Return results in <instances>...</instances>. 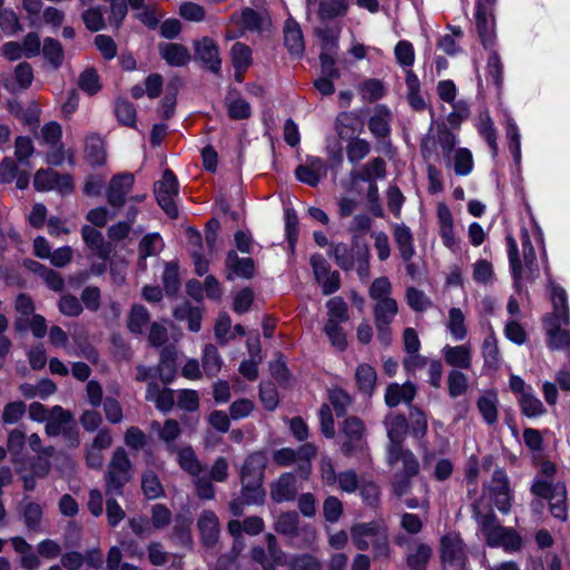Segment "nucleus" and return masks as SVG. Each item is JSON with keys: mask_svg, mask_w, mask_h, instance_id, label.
Segmentation results:
<instances>
[{"mask_svg": "<svg viewBox=\"0 0 570 570\" xmlns=\"http://www.w3.org/2000/svg\"><path fill=\"white\" fill-rule=\"evenodd\" d=\"M472 508L473 517L489 547L503 548L507 552H515L521 548L520 535L513 529L502 527L491 508H485L481 500L474 502Z\"/></svg>", "mask_w": 570, "mask_h": 570, "instance_id": "nucleus-1", "label": "nucleus"}, {"mask_svg": "<svg viewBox=\"0 0 570 570\" xmlns=\"http://www.w3.org/2000/svg\"><path fill=\"white\" fill-rule=\"evenodd\" d=\"M557 469L549 461L541 464L540 475H538L532 485L531 492L549 501L550 512L553 518L566 521L568 518L567 489L562 482H553V475Z\"/></svg>", "mask_w": 570, "mask_h": 570, "instance_id": "nucleus-2", "label": "nucleus"}, {"mask_svg": "<svg viewBox=\"0 0 570 570\" xmlns=\"http://www.w3.org/2000/svg\"><path fill=\"white\" fill-rule=\"evenodd\" d=\"M386 462L395 470L392 482L393 492L402 497L410 489L411 479L419 473L420 463L412 451L395 445L387 446Z\"/></svg>", "mask_w": 570, "mask_h": 570, "instance_id": "nucleus-3", "label": "nucleus"}, {"mask_svg": "<svg viewBox=\"0 0 570 570\" xmlns=\"http://www.w3.org/2000/svg\"><path fill=\"white\" fill-rule=\"evenodd\" d=\"M521 244L525 276L530 279H535L539 276V266L534 247L525 228L521 229ZM507 247L512 276L515 284H519L523 275V267L519 257L517 240L511 235L507 236Z\"/></svg>", "mask_w": 570, "mask_h": 570, "instance_id": "nucleus-4", "label": "nucleus"}, {"mask_svg": "<svg viewBox=\"0 0 570 570\" xmlns=\"http://www.w3.org/2000/svg\"><path fill=\"white\" fill-rule=\"evenodd\" d=\"M336 264L344 271L356 269L361 278L367 277L370 272L368 248L365 244L354 240L351 246L338 243L332 246Z\"/></svg>", "mask_w": 570, "mask_h": 570, "instance_id": "nucleus-5", "label": "nucleus"}, {"mask_svg": "<svg viewBox=\"0 0 570 570\" xmlns=\"http://www.w3.org/2000/svg\"><path fill=\"white\" fill-rule=\"evenodd\" d=\"M392 285L387 277L376 278L370 287V296L375 301L374 317L376 326L391 324L397 314V303L391 297Z\"/></svg>", "mask_w": 570, "mask_h": 570, "instance_id": "nucleus-6", "label": "nucleus"}, {"mask_svg": "<svg viewBox=\"0 0 570 570\" xmlns=\"http://www.w3.org/2000/svg\"><path fill=\"white\" fill-rule=\"evenodd\" d=\"M131 463L126 451L117 449L106 473V491L109 495L121 494L122 487L130 480Z\"/></svg>", "mask_w": 570, "mask_h": 570, "instance_id": "nucleus-7", "label": "nucleus"}, {"mask_svg": "<svg viewBox=\"0 0 570 570\" xmlns=\"http://www.w3.org/2000/svg\"><path fill=\"white\" fill-rule=\"evenodd\" d=\"M497 0H476L475 1V26L485 48H491L495 40V20L494 7Z\"/></svg>", "mask_w": 570, "mask_h": 570, "instance_id": "nucleus-8", "label": "nucleus"}, {"mask_svg": "<svg viewBox=\"0 0 570 570\" xmlns=\"http://www.w3.org/2000/svg\"><path fill=\"white\" fill-rule=\"evenodd\" d=\"M441 558L443 563V570L465 569V548L459 534L448 533L442 538Z\"/></svg>", "mask_w": 570, "mask_h": 570, "instance_id": "nucleus-9", "label": "nucleus"}, {"mask_svg": "<svg viewBox=\"0 0 570 570\" xmlns=\"http://www.w3.org/2000/svg\"><path fill=\"white\" fill-rule=\"evenodd\" d=\"M341 434L344 438L341 449L345 455H353L364 449L366 430L361 419L350 416L344 420Z\"/></svg>", "mask_w": 570, "mask_h": 570, "instance_id": "nucleus-10", "label": "nucleus"}, {"mask_svg": "<svg viewBox=\"0 0 570 570\" xmlns=\"http://www.w3.org/2000/svg\"><path fill=\"white\" fill-rule=\"evenodd\" d=\"M155 195L158 204L171 218L178 215L175 197L178 195V181L169 169H166L159 181L155 184Z\"/></svg>", "mask_w": 570, "mask_h": 570, "instance_id": "nucleus-11", "label": "nucleus"}, {"mask_svg": "<svg viewBox=\"0 0 570 570\" xmlns=\"http://www.w3.org/2000/svg\"><path fill=\"white\" fill-rule=\"evenodd\" d=\"M314 277L322 287L324 295H331L338 291L341 277L337 271H332L328 262L321 254H313L309 259Z\"/></svg>", "mask_w": 570, "mask_h": 570, "instance_id": "nucleus-12", "label": "nucleus"}, {"mask_svg": "<svg viewBox=\"0 0 570 570\" xmlns=\"http://www.w3.org/2000/svg\"><path fill=\"white\" fill-rule=\"evenodd\" d=\"M483 495L489 497L501 512H509L511 493L508 476L502 470L494 471L491 482L484 487Z\"/></svg>", "mask_w": 570, "mask_h": 570, "instance_id": "nucleus-13", "label": "nucleus"}, {"mask_svg": "<svg viewBox=\"0 0 570 570\" xmlns=\"http://www.w3.org/2000/svg\"><path fill=\"white\" fill-rule=\"evenodd\" d=\"M274 528L276 532L291 538L297 537L299 533H302L307 547L313 544L316 540L315 529L311 525H304L299 528V517L294 511L279 514Z\"/></svg>", "mask_w": 570, "mask_h": 570, "instance_id": "nucleus-14", "label": "nucleus"}, {"mask_svg": "<svg viewBox=\"0 0 570 570\" xmlns=\"http://www.w3.org/2000/svg\"><path fill=\"white\" fill-rule=\"evenodd\" d=\"M436 224L442 244L450 250L455 252L459 242L454 232V219L449 206L444 203L438 204Z\"/></svg>", "mask_w": 570, "mask_h": 570, "instance_id": "nucleus-15", "label": "nucleus"}, {"mask_svg": "<svg viewBox=\"0 0 570 570\" xmlns=\"http://www.w3.org/2000/svg\"><path fill=\"white\" fill-rule=\"evenodd\" d=\"M134 176L131 174H120L111 178L106 195L109 205L114 208H120L126 202V196L132 188Z\"/></svg>", "mask_w": 570, "mask_h": 570, "instance_id": "nucleus-16", "label": "nucleus"}, {"mask_svg": "<svg viewBox=\"0 0 570 570\" xmlns=\"http://www.w3.org/2000/svg\"><path fill=\"white\" fill-rule=\"evenodd\" d=\"M442 356L445 363L453 367V370H469L472 366V346L470 343L460 345L443 346Z\"/></svg>", "mask_w": 570, "mask_h": 570, "instance_id": "nucleus-17", "label": "nucleus"}, {"mask_svg": "<svg viewBox=\"0 0 570 570\" xmlns=\"http://www.w3.org/2000/svg\"><path fill=\"white\" fill-rule=\"evenodd\" d=\"M33 80V70L28 62H20L12 73L2 78L3 87L11 94L28 89Z\"/></svg>", "mask_w": 570, "mask_h": 570, "instance_id": "nucleus-18", "label": "nucleus"}, {"mask_svg": "<svg viewBox=\"0 0 570 570\" xmlns=\"http://www.w3.org/2000/svg\"><path fill=\"white\" fill-rule=\"evenodd\" d=\"M296 478L292 473H283L271 484V499L276 503L293 501L297 495Z\"/></svg>", "mask_w": 570, "mask_h": 570, "instance_id": "nucleus-19", "label": "nucleus"}, {"mask_svg": "<svg viewBox=\"0 0 570 570\" xmlns=\"http://www.w3.org/2000/svg\"><path fill=\"white\" fill-rule=\"evenodd\" d=\"M385 532V528L379 522L361 523L352 527L351 535L358 550H367L376 539V533Z\"/></svg>", "mask_w": 570, "mask_h": 570, "instance_id": "nucleus-20", "label": "nucleus"}, {"mask_svg": "<svg viewBox=\"0 0 570 570\" xmlns=\"http://www.w3.org/2000/svg\"><path fill=\"white\" fill-rule=\"evenodd\" d=\"M392 232L401 258L404 263L410 262L415 254L412 230L405 224H394L392 226Z\"/></svg>", "mask_w": 570, "mask_h": 570, "instance_id": "nucleus-21", "label": "nucleus"}, {"mask_svg": "<svg viewBox=\"0 0 570 570\" xmlns=\"http://www.w3.org/2000/svg\"><path fill=\"white\" fill-rule=\"evenodd\" d=\"M195 55L196 58L207 65L208 69L213 72H218L220 69V58L218 48L214 40L209 38H203L195 42Z\"/></svg>", "mask_w": 570, "mask_h": 570, "instance_id": "nucleus-22", "label": "nucleus"}, {"mask_svg": "<svg viewBox=\"0 0 570 570\" xmlns=\"http://www.w3.org/2000/svg\"><path fill=\"white\" fill-rule=\"evenodd\" d=\"M197 528L205 546H213L217 542L219 537V522L213 511L205 510L202 512L197 521Z\"/></svg>", "mask_w": 570, "mask_h": 570, "instance_id": "nucleus-23", "label": "nucleus"}, {"mask_svg": "<svg viewBox=\"0 0 570 570\" xmlns=\"http://www.w3.org/2000/svg\"><path fill=\"white\" fill-rule=\"evenodd\" d=\"M416 395V386L411 382L404 384L392 383L386 387L385 403L395 407L401 403H410Z\"/></svg>", "mask_w": 570, "mask_h": 570, "instance_id": "nucleus-24", "label": "nucleus"}, {"mask_svg": "<svg viewBox=\"0 0 570 570\" xmlns=\"http://www.w3.org/2000/svg\"><path fill=\"white\" fill-rule=\"evenodd\" d=\"M267 456L264 452L250 453L240 470V480L263 481Z\"/></svg>", "mask_w": 570, "mask_h": 570, "instance_id": "nucleus-25", "label": "nucleus"}, {"mask_svg": "<svg viewBox=\"0 0 570 570\" xmlns=\"http://www.w3.org/2000/svg\"><path fill=\"white\" fill-rule=\"evenodd\" d=\"M548 344L553 350H564L570 346V333L566 328L568 324L556 320H546Z\"/></svg>", "mask_w": 570, "mask_h": 570, "instance_id": "nucleus-26", "label": "nucleus"}, {"mask_svg": "<svg viewBox=\"0 0 570 570\" xmlns=\"http://www.w3.org/2000/svg\"><path fill=\"white\" fill-rule=\"evenodd\" d=\"M445 328L450 336L455 342H462L468 336L466 316L459 307H451L449 309Z\"/></svg>", "mask_w": 570, "mask_h": 570, "instance_id": "nucleus-27", "label": "nucleus"}, {"mask_svg": "<svg viewBox=\"0 0 570 570\" xmlns=\"http://www.w3.org/2000/svg\"><path fill=\"white\" fill-rule=\"evenodd\" d=\"M228 279L250 278L254 275V262L250 258H240L235 252H229L226 258Z\"/></svg>", "mask_w": 570, "mask_h": 570, "instance_id": "nucleus-28", "label": "nucleus"}, {"mask_svg": "<svg viewBox=\"0 0 570 570\" xmlns=\"http://www.w3.org/2000/svg\"><path fill=\"white\" fill-rule=\"evenodd\" d=\"M146 399L156 404L159 411L168 412L175 404V393L170 389H160L156 383H149L146 391Z\"/></svg>", "mask_w": 570, "mask_h": 570, "instance_id": "nucleus-29", "label": "nucleus"}, {"mask_svg": "<svg viewBox=\"0 0 570 570\" xmlns=\"http://www.w3.org/2000/svg\"><path fill=\"white\" fill-rule=\"evenodd\" d=\"M159 52L163 59L170 66H185L190 60L188 49L179 43H161L159 45Z\"/></svg>", "mask_w": 570, "mask_h": 570, "instance_id": "nucleus-30", "label": "nucleus"}, {"mask_svg": "<svg viewBox=\"0 0 570 570\" xmlns=\"http://www.w3.org/2000/svg\"><path fill=\"white\" fill-rule=\"evenodd\" d=\"M391 111L383 106H377L368 121V129L376 136L384 138L390 135Z\"/></svg>", "mask_w": 570, "mask_h": 570, "instance_id": "nucleus-31", "label": "nucleus"}, {"mask_svg": "<svg viewBox=\"0 0 570 570\" xmlns=\"http://www.w3.org/2000/svg\"><path fill=\"white\" fill-rule=\"evenodd\" d=\"M389 446H402V442L407 433L409 424L403 415H391L385 421Z\"/></svg>", "mask_w": 570, "mask_h": 570, "instance_id": "nucleus-32", "label": "nucleus"}, {"mask_svg": "<svg viewBox=\"0 0 570 570\" xmlns=\"http://www.w3.org/2000/svg\"><path fill=\"white\" fill-rule=\"evenodd\" d=\"M233 66L236 70L235 77L238 81H242L243 73L252 63V50L248 46L236 42L233 45L230 50Z\"/></svg>", "mask_w": 570, "mask_h": 570, "instance_id": "nucleus-33", "label": "nucleus"}, {"mask_svg": "<svg viewBox=\"0 0 570 570\" xmlns=\"http://www.w3.org/2000/svg\"><path fill=\"white\" fill-rule=\"evenodd\" d=\"M481 354L487 368L497 370L499 367L501 357L498 347V340L492 328L489 331V334L482 343Z\"/></svg>", "mask_w": 570, "mask_h": 570, "instance_id": "nucleus-34", "label": "nucleus"}, {"mask_svg": "<svg viewBox=\"0 0 570 570\" xmlns=\"http://www.w3.org/2000/svg\"><path fill=\"white\" fill-rule=\"evenodd\" d=\"M551 301L553 305V312L547 316L546 320H556L561 321L564 324H569V309L564 289L558 286H553L551 289Z\"/></svg>", "mask_w": 570, "mask_h": 570, "instance_id": "nucleus-35", "label": "nucleus"}, {"mask_svg": "<svg viewBox=\"0 0 570 570\" xmlns=\"http://www.w3.org/2000/svg\"><path fill=\"white\" fill-rule=\"evenodd\" d=\"M284 42L287 49L293 55H301L304 51V39L299 26L293 21L287 20L284 26Z\"/></svg>", "mask_w": 570, "mask_h": 570, "instance_id": "nucleus-36", "label": "nucleus"}, {"mask_svg": "<svg viewBox=\"0 0 570 570\" xmlns=\"http://www.w3.org/2000/svg\"><path fill=\"white\" fill-rule=\"evenodd\" d=\"M223 366V357L213 344H206L202 354V368L208 377L216 376Z\"/></svg>", "mask_w": 570, "mask_h": 570, "instance_id": "nucleus-37", "label": "nucleus"}, {"mask_svg": "<svg viewBox=\"0 0 570 570\" xmlns=\"http://www.w3.org/2000/svg\"><path fill=\"white\" fill-rule=\"evenodd\" d=\"M337 47V42L335 39H327L324 46L326 51H323L320 56L321 61V71L322 76H326L330 78H340V71L335 67V49Z\"/></svg>", "mask_w": 570, "mask_h": 570, "instance_id": "nucleus-38", "label": "nucleus"}, {"mask_svg": "<svg viewBox=\"0 0 570 570\" xmlns=\"http://www.w3.org/2000/svg\"><path fill=\"white\" fill-rule=\"evenodd\" d=\"M71 421L69 412L65 411L61 406L56 405L51 409L49 419L46 421V432L50 436L59 435Z\"/></svg>", "mask_w": 570, "mask_h": 570, "instance_id": "nucleus-39", "label": "nucleus"}, {"mask_svg": "<svg viewBox=\"0 0 570 570\" xmlns=\"http://www.w3.org/2000/svg\"><path fill=\"white\" fill-rule=\"evenodd\" d=\"M85 153L91 166H101L106 161L105 142L97 135H90L86 138Z\"/></svg>", "mask_w": 570, "mask_h": 570, "instance_id": "nucleus-40", "label": "nucleus"}, {"mask_svg": "<svg viewBox=\"0 0 570 570\" xmlns=\"http://www.w3.org/2000/svg\"><path fill=\"white\" fill-rule=\"evenodd\" d=\"M81 233L85 243L96 255L102 259H107L110 254V248L105 244L101 233L91 226H83Z\"/></svg>", "mask_w": 570, "mask_h": 570, "instance_id": "nucleus-41", "label": "nucleus"}, {"mask_svg": "<svg viewBox=\"0 0 570 570\" xmlns=\"http://www.w3.org/2000/svg\"><path fill=\"white\" fill-rule=\"evenodd\" d=\"M176 350L174 347H165L160 353V361L157 367L160 380L166 384L171 382L176 372Z\"/></svg>", "mask_w": 570, "mask_h": 570, "instance_id": "nucleus-42", "label": "nucleus"}, {"mask_svg": "<svg viewBox=\"0 0 570 570\" xmlns=\"http://www.w3.org/2000/svg\"><path fill=\"white\" fill-rule=\"evenodd\" d=\"M21 394L27 399L40 397L42 400L47 399L49 395L56 392V384L49 380L43 379L39 381L37 384L23 383L20 385Z\"/></svg>", "mask_w": 570, "mask_h": 570, "instance_id": "nucleus-43", "label": "nucleus"}, {"mask_svg": "<svg viewBox=\"0 0 570 570\" xmlns=\"http://www.w3.org/2000/svg\"><path fill=\"white\" fill-rule=\"evenodd\" d=\"M355 380L360 391L371 395L376 385V371L368 364H360L355 371Z\"/></svg>", "mask_w": 570, "mask_h": 570, "instance_id": "nucleus-44", "label": "nucleus"}, {"mask_svg": "<svg viewBox=\"0 0 570 570\" xmlns=\"http://www.w3.org/2000/svg\"><path fill=\"white\" fill-rule=\"evenodd\" d=\"M478 409L488 424H493L498 420V395L493 391H488L478 400Z\"/></svg>", "mask_w": 570, "mask_h": 570, "instance_id": "nucleus-45", "label": "nucleus"}, {"mask_svg": "<svg viewBox=\"0 0 570 570\" xmlns=\"http://www.w3.org/2000/svg\"><path fill=\"white\" fill-rule=\"evenodd\" d=\"M163 245V239L157 233H151L144 236L139 244V265L142 268H146V258L157 255L161 250Z\"/></svg>", "mask_w": 570, "mask_h": 570, "instance_id": "nucleus-46", "label": "nucleus"}, {"mask_svg": "<svg viewBox=\"0 0 570 570\" xmlns=\"http://www.w3.org/2000/svg\"><path fill=\"white\" fill-rule=\"evenodd\" d=\"M239 23L245 30L262 31L269 26V18L250 8H246L240 14Z\"/></svg>", "mask_w": 570, "mask_h": 570, "instance_id": "nucleus-47", "label": "nucleus"}, {"mask_svg": "<svg viewBox=\"0 0 570 570\" xmlns=\"http://www.w3.org/2000/svg\"><path fill=\"white\" fill-rule=\"evenodd\" d=\"M476 128L479 134L488 142L493 157H495L498 155L497 132L493 126V121L491 120L488 112H482L479 116Z\"/></svg>", "mask_w": 570, "mask_h": 570, "instance_id": "nucleus-48", "label": "nucleus"}, {"mask_svg": "<svg viewBox=\"0 0 570 570\" xmlns=\"http://www.w3.org/2000/svg\"><path fill=\"white\" fill-rule=\"evenodd\" d=\"M177 462L191 476H197L203 471V466L190 446L183 448L177 452Z\"/></svg>", "mask_w": 570, "mask_h": 570, "instance_id": "nucleus-49", "label": "nucleus"}, {"mask_svg": "<svg viewBox=\"0 0 570 570\" xmlns=\"http://www.w3.org/2000/svg\"><path fill=\"white\" fill-rule=\"evenodd\" d=\"M14 326L17 331L30 330L33 336L41 338L47 333V323L43 316L36 314L29 318L17 317Z\"/></svg>", "mask_w": 570, "mask_h": 570, "instance_id": "nucleus-50", "label": "nucleus"}, {"mask_svg": "<svg viewBox=\"0 0 570 570\" xmlns=\"http://www.w3.org/2000/svg\"><path fill=\"white\" fill-rule=\"evenodd\" d=\"M242 481V498L247 504H261L265 500V490L263 481L240 480Z\"/></svg>", "mask_w": 570, "mask_h": 570, "instance_id": "nucleus-51", "label": "nucleus"}, {"mask_svg": "<svg viewBox=\"0 0 570 570\" xmlns=\"http://www.w3.org/2000/svg\"><path fill=\"white\" fill-rule=\"evenodd\" d=\"M519 404L522 414L528 417H537L546 412L543 403L531 391L521 393Z\"/></svg>", "mask_w": 570, "mask_h": 570, "instance_id": "nucleus-52", "label": "nucleus"}, {"mask_svg": "<svg viewBox=\"0 0 570 570\" xmlns=\"http://www.w3.org/2000/svg\"><path fill=\"white\" fill-rule=\"evenodd\" d=\"M226 106L232 119H246L252 114L249 104L237 95L229 94L226 98Z\"/></svg>", "mask_w": 570, "mask_h": 570, "instance_id": "nucleus-53", "label": "nucleus"}, {"mask_svg": "<svg viewBox=\"0 0 570 570\" xmlns=\"http://www.w3.org/2000/svg\"><path fill=\"white\" fill-rule=\"evenodd\" d=\"M348 0H326L322 1L318 7L321 19H333L344 16L348 9Z\"/></svg>", "mask_w": 570, "mask_h": 570, "instance_id": "nucleus-54", "label": "nucleus"}, {"mask_svg": "<svg viewBox=\"0 0 570 570\" xmlns=\"http://www.w3.org/2000/svg\"><path fill=\"white\" fill-rule=\"evenodd\" d=\"M149 318V313L145 306L134 305L128 317V328L132 333L141 334Z\"/></svg>", "mask_w": 570, "mask_h": 570, "instance_id": "nucleus-55", "label": "nucleus"}, {"mask_svg": "<svg viewBox=\"0 0 570 570\" xmlns=\"http://www.w3.org/2000/svg\"><path fill=\"white\" fill-rule=\"evenodd\" d=\"M453 169L458 176H466L473 169V157L468 148H458L453 156Z\"/></svg>", "mask_w": 570, "mask_h": 570, "instance_id": "nucleus-56", "label": "nucleus"}, {"mask_svg": "<svg viewBox=\"0 0 570 570\" xmlns=\"http://www.w3.org/2000/svg\"><path fill=\"white\" fill-rule=\"evenodd\" d=\"M42 52L45 59L53 67L59 68L63 61V49L60 42L52 38H47L43 42Z\"/></svg>", "mask_w": 570, "mask_h": 570, "instance_id": "nucleus-57", "label": "nucleus"}, {"mask_svg": "<svg viewBox=\"0 0 570 570\" xmlns=\"http://www.w3.org/2000/svg\"><path fill=\"white\" fill-rule=\"evenodd\" d=\"M394 55L397 63L403 69H409L413 66L415 59V51L413 45L407 40H401L395 45Z\"/></svg>", "mask_w": 570, "mask_h": 570, "instance_id": "nucleus-58", "label": "nucleus"}, {"mask_svg": "<svg viewBox=\"0 0 570 570\" xmlns=\"http://www.w3.org/2000/svg\"><path fill=\"white\" fill-rule=\"evenodd\" d=\"M371 151L368 141L362 138H353L346 146L348 161L356 164L364 159Z\"/></svg>", "mask_w": 570, "mask_h": 570, "instance_id": "nucleus-59", "label": "nucleus"}, {"mask_svg": "<svg viewBox=\"0 0 570 570\" xmlns=\"http://www.w3.org/2000/svg\"><path fill=\"white\" fill-rule=\"evenodd\" d=\"M468 390V377L459 370L450 371L448 375V391L453 399L463 395Z\"/></svg>", "mask_w": 570, "mask_h": 570, "instance_id": "nucleus-60", "label": "nucleus"}, {"mask_svg": "<svg viewBox=\"0 0 570 570\" xmlns=\"http://www.w3.org/2000/svg\"><path fill=\"white\" fill-rule=\"evenodd\" d=\"M153 429L159 430L160 439L168 445L170 450H174V442L180 435V428L178 422L169 419L165 422L161 429L159 423L154 422Z\"/></svg>", "mask_w": 570, "mask_h": 570, "instance_id": "nucleus-61", "label": "nucleus"}, {"mask_svg": "<svg viewBox=\"0 0 570 570\" xmlns=\"http://www.w3.org/2000/svg\"><path fill=\"white\" fill-rule=\"evenodd\" d=\"M326 306L328 308L327 322L343 323L347 321L348 309L343 298L335 296L327 302Z\"/></svg>", "mask_w": 570, "mask_h": 570, "instance_id": "nucleus-62", "label": "nucleus"}, {"mask_svg": "<svg viewBox=\"0 0 570 570\" xmlns=\"http://www.w3.org/2000/svg\"><path fill=\"white\" fill-rule=\"evenodd\" d=\"M78 86L90 96L97 94L101 88L97 71L91 68L85 69L79 76Z\"/></svg>", "mask_w": 570, "mask_h": 570, "instance_id": "nucleus-63", "label": "nucleus"}, {"mask_svg": "<svg viewBox=\"0 0 570 570\" xmlns=\"http://www.w3.org/2000/svg\"><path fill=\"white\" fill-rule=\"evenodd\" d=\"M473 279L483 285L491 284L494 279L492 264L487 259H479L473 264Z\"/></svg>", "mask_w": 570, "mask_h": 570, "instance_id": "nucleus-64", "label": "nucleus"}]
</instances>
